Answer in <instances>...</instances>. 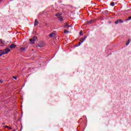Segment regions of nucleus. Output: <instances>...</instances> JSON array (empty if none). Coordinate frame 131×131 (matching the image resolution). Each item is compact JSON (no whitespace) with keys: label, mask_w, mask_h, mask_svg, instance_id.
<instances>
[{"label":"nucleus","mask_w":131,"mask_h":131,"mask_svg":"<svg viewBox=\"0 0 131 131\" xmlns=\"http://www.w3.org/2000/svg\"><path fill=\"white\" fill-rule=\"evenodd\" d=\"M111 6L112 7H114V6H115V3H114V2H112V3H111Z\"/></svg>","instance_id":"obj_15"},{"label":"nucleus","mask_w":131,"mask_h":131,"mask_svg":"<svg viewBox=\"0 0 131 131\" xmlns=\"http://www.w3.org/2000/svg\"><path fill=\"white\" fill-rule=\"evenodd\" d=\"M80 35H82V34H80Z\"/></svg>","instance_id":"obj_26"},{"label":"nucleus","mask_w":131,"mask_h":131,"mask_svg":"<svg viewBox=\"0 0 131 131\" xmlns=\"http://www.w3.org/2000/svg\"><path fill=\"white\" fill-rule=\"evenodd\" d=\"M13 131H16V129H14Z\"/></svg>","instance_id":"obj_24"},{"label":"nucleus","mask_w":131,"mask_h":131,"mask_svg":"<svg viewBox=\"0 0 131 131\" xmlns=\"http://www.w3.org/2000/svg\"><path fill=\"white\" fill-rule=\"evenodd\" d=\"M80 45H81V42H79V45L78 46V47H79V46H80Z\"/></svg>","instance_id":"obj_22"},{"label":"nucleus","mask_w":131,"mask_h":131,"mask_svg":"<svg viewBox=\"0 0 131 131\" xmlns=\"http://www.w3.org/2000/svg\"><path fill=\"white\" fill-rule=\"evenodd\" d=\"M36 39H37V37L34 36L33 37V38L30 39V43H31L32 45H33V43H34V42L36 40Z\"/></svg>","instance_id":"obj_2"},{"label":"nucleus","mask_w":131,"mask_h":131,"mask_svg":"<svg viewBox=\"0 0 131 131\" xmlns=\"http://www.w3.org/2000/svg\"><path fill=\"white\" fill-rule=\"evenodd\" d=\"M11 50L9 49L6 48L4 50V53H2V55H6L8 54L9 52H10Z\"/></svg>","instance_id":"obj_3"},{"label":"nucleus","mask_w":131,"mask_h":131,"mask_svg":"<svg viewBox=\"0 0 131 131\" xmlns=\"http://www.w3.org/2000/svg\"><path fill=\"white\" fill-rule=\"evenodd\" d=\"M55 16H56V17H57L58 20H59V21H62L63 20V17H62V16H61V14L59 13H57L55 14Z\"/></svg>","instance_id":"obj_1"},{"label":"nucleus","mask_w":131,"mask_h":131,"mask_svg":"<svg viewBox=\"0 0 131 131\" xmlns=\"http://www.w3.org/2000/svg\"><path fill=\"white\" fill-rule=\"evenodd\" d=\"M123 23V21H122V19H119L115 22V24H118L119 23Z\"/></svg>","instance_id":"obj_5"},{"label":"nucleus","mask_w":131,"mask_h":131,"mask_svg":"<svg viewBox=\"0 0 131 131\" xmlns=\"http://www.w3.org/2000/svg\"><path fill=\"white\" fill-rule=\"evenodd\" d=\"M25 50H26V47H23L20 48L21 52H24V51H25Z\"/></svg>","instance_id":"obj_8"},{"label":"nucleus","mask_w":131,"mask_h":131,"mask_svg":"<svg viewBox=\"0 0 131 131\" xmlns=\"http://www.w3.org/2000/svg\"><path fill=\"white\" fill-rule=\"evenodd\" d=\"M0 43H1L2 45H3V43H4V42L3 41L2 39H0Z\"/></svg>","instance_id":"obj_18"},{"label":"nucleus","mask_w":131,"mask_h":131,"mask_svg":"<svg viewBox=\"0 0 131 131\" xmlns=\"http://www.w3.org/2000/svg\"><path fill=\"white\" fill-rule=\"evenodd\" d=\"M64 33H69V31H67V30H65L64 31Z\"/></svg>","instance_id":"obj_17"},{"label":"nucleus","mask_w":131,"mask_h":131,"mask_svg":"<svg viewBox=\"0 0 131 131\" xmlns=\"http://www.w3.org/2000/svg\"><path fill=\"white\" fill-rule=\"evenodd\" d=\"M4 127L5 128H8L9 129V126H5Z\"/></svg>","instance_id":"obj_21"},{"label":"nucleus","mask_w":131,"mask_h":131,"mask_svg":"<svg viewBox=\"0 0 131 131\" xmlns=\"http://www.w3.org/2000/svg\"><path fill=\"white\" fill-rule=\"evenodd\" d=\"M93 22V20H90L87 22V24L89 25L90 24H92V23Z\"/></svg>","instance_id":"obj_14"},{"label":"nucleus","mask_w":131,"mask_h":131,"mask_svg":"<svg viewBox=\"0 0 131 131\" xmlns=\"http://www.w3.org/2000/svg\"><path fill=\"white\" fill-rule=\"evenodd\" d=\"M64 27L65 28H66L67 27H71V26L68 25V24H66L65 25H64Z\"/></svg>","instance_id":"obj_13"},{"label":"nucleus","mask_w":131,"mask_h":131,"mask_svg":"<svg viewBox=\"0 0 131 131\" xmlns=\"http://www.w3.org/2000/svg\"><path fill=\"white\" fill-rule=\"evenodd\" d=\"M46 46V44L45 43V42H41L39 43V44L38 45V48H42Z\"/></svg>","instance_id":"obj_4"},{"label":"nucleus","mask_w":131,"mask_h":131,"mask_svg":"<svg viewBox=\"0 0 131 131\" xmlns=\"http://www.w3.org/2000/svg\"><path fill=\"white\" fill-rule=\"evenodd\" d=\"M15 48H16V45L14 44H11L10 45V49H15Z\"/></svg>","instance_id":"obj_10"},{"label":"nucleus","mask_w":131,"mask_h":131,"mask_svg":"<svg viewBox=\"0 0 131 131\" xmlns=\"http://www.w3.org/2000/svg\"><path fill=\"white\" fill-rule=\"evenodd\" d=\"M85 38H86V36H84V37H83L80 39V41L81 42V43H82V42H83V41H84V40H85Z\"/></svg>","instance_id":"obj_7"},{"label":"nucleus","mask_w":131,"mask_h":131,"mask_svg":"<svg viewBox=\"0 0 131 131\" xmlns=\"http://www.w3.org/2000/svg\"><path fill=\"white\" fill-rule=\"evenodd\" d=\"M34 25V26H37L38 25V21L37 20L35 19Z\"/></svg>","instance_id":"obj_9"},{"label":"nucleus","mask_w":131,"mask_h":131,"mask_svg":"<svg viewBox=\"0 0 131 131\" xmlns=\"http://www.w3.org/2000/svg\"><path fill=\"white\" fill-rule=\"evenodd\" d=\"M13 78H14V79H15V80H17V77L13 76Z\"/></svg>","instance_id":"obj_19"},{"label":"nucleus","mask_w":131,"mask_h":131,"mask_svg":"<svg viewBox=\"0 0 131 131\" xmlns=\"http://www.w3.org/2000/svg\"><path fill=\"white\" fill-rule=\"evenodd\" d=\"M0 82H1V83H4V81L3 80H0Z\"/></svg>","instance_id":"obj_20"},{"label":"nucleus","mask_w":131,"mask_h":131,"mask_svg":"<svg viewBox=\"0 0 131 131\" xmlns=\"http://www.w3.org/2000/svg\"><path fill=\"white\" fill-rule=\"evenodd\" d=\"M4 50H0V57L1 56H3V55H4V54H4Z\"/></svg>","instance_id":"obj_11"},{"label":"nucleus","mask_w":131,"mask_h":131,"mask_svg":"<svg viewBox=\"0 0 131 131\" xmlns=\"http://www.w3.org/2000/svg\"><path fill=\"white\" fill-rule=\"evenodd\" d=\"M56 33H51L49 34V36L50 37H54V36H56Z\"/></svg>","instance_id":"obj_6"},{"label":"nucleus","mask_w":131,"mask_h":131,"mask_svg":"<svg viewBox=\"0 0 131 131\" xmlns=\"http://www.w3.org/2000/svg\"><path fill=\"white\" fill-rule=\"evenodd\" d=\"M80 35H82V34H80Z\"/></svg>","instance_id":"obj_25"},{"label":"nucleus","mask_w":131,"mask_h":131,"mask_svg":"<svg viewBox=\"0 0 131 131\" xmlns=\"http://www.w3.org/2000/svg\"><path fill=\"white\" fill-rule=\"evenodd\" d=\"M130 19H131V16H129V17H128V18H126V21H127V20H130Z\"/></svg>","instance_id":"obj_16"},{"label":"nucleus","mask_w":131,"mask_h":131,"mask_svg":"<svg viewBox=\"0 0 131 131\" xmlns=\"http://www.w3.org/2000/svg\"><path fill=\"white\" fill-rule=\"evenodd\" d=\"M129 42H130V39H128L127 43H126V46H128L129 45Z\"/></svg>","instance_id":"obj_12"},{"label":"nucleus","mask_w":131,"mask_h":131,"mask_svg":"<svg viewBox=\"0 0 131 131\" xmlns=\"http://www.w3.org/2000/svg\"><path fill=\"white\" fill-rule=\"evenodd\" d=\"M8 129H12V127L9 126Z\"/></svg>","instance_id":"obj_23"}]
</instances>
